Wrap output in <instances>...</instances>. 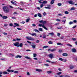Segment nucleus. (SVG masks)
Wrapping results in <instances>:
<instances>
[{"label": "nucleus", "instance_id": "19", "mask_svg": "<svg viewBox=\"0 0 77 77\" xmlns=\"http://www.w3.org/2000/svg\"><path fill=\"white\" fill-rule=\"evenodd\" d=\"M54 3V0H52L51 2V4H53Z\"/></svg>", "mask_w": 77, "mask_h": 77}, {"label": "nucleus", "instance_id": "46", "mask_svg": "<svg viewBox=\"0 0 77 77\" xmlns=\"http://www.w3.org/2000/svg\"><path fill=\"white\" fill-rule=\"evenodd\" d=\"M72 39L74 41H76V39H75V38H72Z\"/></svg>", "mask_w": 77, "mask_h": 77}, {"label": "nucleus", "instance_id": "31", "mask_svg": "<svg viewBox=\"0 0 77 77\" xmlns=\"http://www.w3.org/2000/svg\"><path fill=\"white\" fill-rule=\"evenodd\" d=\"M47 72L48 74H51V72H52V71H47Z\"/></svg>", "mask_w": 77, "mask_h": 77}, {"label": "nucleus", "instance_id": "54", "mask_svg": "<svg viewBox=\"0 0 77 77\" xmlns=\"http://www.w3.org/2000/svg\"><path fill=\"white\" fill-rule=\"evenodd\" d=\"M58 71H62V69H60V68H59L58 69Z\"/></svg>", "mask_w": 77, "mask_h": 77}, {"label": "nucleus", "instance_id": "37", "mask_svg": "<svg viewBox=\"0 0 77 77\" xmlns=\"http://www.w3.org/2000/svg\"><path fill=\"white\" fill-rule=\"evenodd\" d=\"M59 60H61V61H63V59L61 58H59Z\"/></svg>", "mask_w": 77, "mask_h": 77}, {"label": "nucleus", "instance_id": "10", "mask_svg": "<svg viewBox=\"0 0 77 77\" xmlns=\"http://www.w3.org/2000/svg\"><path fill=\"white\" fill-rule=\"evenodd\" d=\"M22 57L20 55H17L15 57V58L17 59V58H21Z\"/></svg>", "mask_w": 77, "mask_h": 77}, {"label": "nucleus", "instance_id": "47", "mask_svg": "<svg viewBox=\"0 0 77 77\" xmlns=\"http://www.w3.org/2000/svg\"><path fill=\"white\" fill-rule=\"evenodd\" d=\"M11 18L12 19H16V17H12Z\"/></svg>", "mask_w": 77, "mask_h": 77}, {"label": "nucleus", "instance_id": "17", "mask_svg": "<svg viewBox=\"0 0 77 77\" xmlns=\"http://www.w3.org/2000/svg\"><path fill=\"white\" fill-rule=\"evenodd\" d=\"M36 71H38V72H42V70L41 69H36Z\"/></svg>", "mask_w": 77, "mask_h": 77}, {"label": "nucleus", "instance_id": "30", "mask_svg": "<svg viewBox=\"0 0 77 77\" xmlns=\"http://www.w3.org/2000/svg\"><path fill=\"white\" fill-rule=\"evenodd\" d=\"M43 38L44 39V38H46V35L45 34L43 35Z\"/></svg>", "mask_w": 77, "mask_h": 77}, {"label": "nucleus", "instance_id": "64", "mask_svg": "<svg viewBox=\"0 0 77 77\" xmlns=\"http://www.w3.org/2000/svg\"><path fill=\"white\" fill-rule=\"evenodd\" d=\"M39 41L38 40H37L36 41V43H39Z\"/></svg>", "mask_w": 77, "mask_h": 77}, {"label": "nucleus", "instance_id": "20", "mask_svg": "<svg viewBox=\"0 0 77 77\" xmlns=\"http://www.w3.org/2000/svg\"><path fill=\"white\" fill-rule=\"evenodd\" d=\"M69 68H70V69H72L73 68H74V66H69Z\"/></svg>", "mask_w": 77, "mask_h": 77}, {"label": "nucleus", "instance_id": "39", "mask_svg": "<svg viewBox=\"0 0 77 77\" xmlns=\"http://www.w3.org/2000/svg\"><path fill=\"white\" fill-rule=\"evenodd\" d=\"M48 44H53V42L51 41H49L48 42Z\"/></svg>", "mask_w": 77, "mask_h": 77}, {"label": "nucleus", "instance_id": "21", "mask_svg": "<svg viewBox=\"0 0 77 77\" xmlns=\"http://www.w3.org/2000/svg\"><path fill=\"white\" fill-rule=\"evenodd\" d=\"M47 3V2L44 1L42 2V4H43V5H45V4H46V3Z\"/></svg>", "mask_w": 77, "mask_h": 77}, {"label": "nucleus", "instance_id": "53", "mask_svg": "<svg viewBox=\"0 0 77 77\" xmlns=\"http://www.w3.org/2000/svg\"><path fill=\"white\" fill-rule=\"evenodd\" d=\"M8 24H7V23L4 24V26L5 27H6V26H8Z\"/></svg>", "mask_w": 77, "mask_h": 77}, {"label": "nucleus", "instance_id": "9", "mask_svg": "<svg viewBox=\"0 0 77 77\" xmlns=\"http://www.w3.org/2000/svg\"><path fill=\"white\" fill-rule=\"evenodd\" d=\"M45 9H51L50 8V5H47V7H45Z\"/></svg>", "mask_w": 77, "mask_h": 77}, {"label": "nucleus", "instance_id": "14", "mask_svg": "<svg viewBox=\"0 0 77 77\" xmlns=\"http://www.w3.org/2000/svg\"><path fill=\"white\" fill-rule=\"evenodd\" d=\"M72 52H73L75 53V52H76V49L75 48H73L72 49Z\"/></svg>", "mask_w": 77, "mask_h": 77}, {"label": "nucleus", "instance_id": "1", "mask_svg": "<svg viewBox=\"0 0 77 77\" xmlns=\"http://www.w3.org/2000/svg\"><path fill=\"white\" fill-rule=\"evenodd\" d=\"M3 9L4 11L6 13L9 12V10L8 8V7H7V6H4L3 7Z\"/></svg>", "mask_w": 77, "mask_h": 77}, {"label": "nucleus", "instance_id": "3", "mask_svg": "<svg viewBox=\"0 0 77 77\" xmlns=\"http://www.w3.org/2000/svg\"><path fill=\"white\" fill-rule=\"evenodd\" d=\"M26 38L27 39H28V40H31L32 41H33L34 40V38L31 37H26Z\"/></svg>", "mask_w": 77, "mask_h": 77}, {"label": "nucleus", "instance_id": "49", "mask_svg": "<svg viewBox=\"0 0 77 77\" xmlns=\"http://www.w3.org/2000/svg\"><path fill=\"white\" fill-rule=\"evenodd\" d=\"M43 7V4H42L40 5V8H42V7Z\"/></svg>", "mask_w": 77, "mask_h": 77}, {"label": "nucleus", "instance_id": "50", "mask_svg": "<svg viewBox=\"0 0 77 77\" xmlns=\"http://www.w3.org/2000/svg\"><path fill=\"white\" fill-rule=\"evenodd\" d=\"M60 33H57V35L59 37H60Z\"/></svg>", "mask_w": 77, "mask_h": 77}, {"label": "nucleus", "instance_id": "56", "mask_svg": "<svg viewBox=\"0 0 77 77\" xmlns=\"http://www.w3.org/2000/svg\"><path fill=\"white\" fill-rule=\"evenodd\" d=\"M27 74L28 75H30V73H29V72H27Z\"/></svg>", "mask_w": 77, "mask_h": 77}, {"label": "nucleus", "instance_id": "35", "mask_svg": "<svg viewBox=\"0 0 77 77\" xmlns=\"http://www.w3.org/2000/svg\"><path fill=\"white\" fill-rule=\"evenodd\" d=\"M48 46H45L43 47V48H48Z\"/></svg>", "mask_w": 77, "mask_h": 77}, {"label": "nucleus", "instance_id": "43", "mask_svg": "<svg viewBox=\"0 0 77 77\" xmlns=\"http://www.w3.org/2000/svg\"><path fill=\"white\" fill-rule=\"evenodd\" d=\"M57 29H60V30H61L62 29V28L61 27H58L57 28Z\"/></svg>", "mask_w": 77, "mask_h": 77}, {"label": "nucleus", "instance_id": "23", "mask_svg": "<svg viewBox=\"0 0 77 77\" xmlns=\"http://www.w3.org/2000/svg\"><path fill=\"white\" fill-rule=\"evenodd\" d=\"M75 9H76L75 8L72 7L70 9V10H71V11H73L74 10H75Z\"/></svg>", "mask_w": 77, "mask_h": 77}, {"label": "nucleus", "instance_id": "36", "mask_svg": "<svg viewBox=\"0 0 77 77\" xmlns=\"http://www.w3.org/2000/svg\"><path fill=\"white\" fill-rule=\"evenodd\" d=\"M33 57H36V54H33Z\"/></svg>", "mask_w": 77, "mask_h": 77}, {"label": "nucleus", "instance_id": "34", "mask_svg": "<svg viewBox=\"0 0 77 77\" xmlns=\"http://www.w3.org/2000/svg\"><path fill=\"white\" fill-rule=\"evenodd\" d=\"M24 57L26 58V59H31V58H30V57Z\"/></svg>", "mask_w": 77, "mask_h": 77}, {"label": "nucleus", "instance_id": "16", "mask_svg": "<svg viewBox=\"0 0 77 77\" xmlns=\"http://www.w3.org/2000/svg\"><path fill=\"white\" fill-rule=\"evenodd\" d=\"M2 18L4 20H5V19H6L7 18H8V17L5 16H4L3 17H2Z\"/></svg>", "mask_w": 77, "mask_h": 77}, {"label": "nucleus", "instance_id": "40", "mask_svg": "<svg viewBox=\"0 0 77 77\" xmlns=\"http://www.w3.org/2000/svg\"><path fill=\"white\" fill-rule=\"evenodd\" d=\"M66 45L68 46L69 47H72V45L69 44H67Z\"/></svg>", "mask_w": 77, "mask_h": 77}, {"label": "nucleus", "instance_id": "33", "mask_svg": "<svg viewBox=\"0 0 77 77\" xmlns=\"http://www.w3.org/2000/svg\"><path fill=\"white\" fill-rule=\"evenodd\" d=\"M62 74V72H58V73H57V75H60Z\"/></svg>", "mask_w": 77, "mask_h": 77}, {"label": "nucleus", "instance_id": "29", "mask_svg": "<svg viewBox=\"0 0 77 77\" xmlns=\"http://www.w3.org/2000/svg\"><path fill=\"white\" fill-rule=\"evenodd\" d=\"M62 22H63V24H65V22H66V19L63 20L62 21Z\"/></svg>", "mask_w": 77, "mask_h": 77}, {"label": "nucleus", "instance_id": "57", "mask_svg": "<svg viewBox=\"0 0 77 77\" xmlns=\"http://www.w3.org/2000/svg\"><path fill=\"white\" fill-rule=\"evenodd\" d=\"M18 72L17 71H15L14 72V73H15L16 74L18 73Z\"/></svg>", "mask_w": 77, "mask_h": 77}, {"label": "nucleus", "instance_id": "41", "mask_svg": "<svg viewBox=\"0 0 77 77\" xmlns=\"http://www.w3.org/2000/svg\"><path fill=\"white\" fill-rule=\"evenodd\" d=\"M61 5H62V4L60 3H58V4H57V5L59 6H60Z\"/></svg>", "mask_w": 77, "mask_h": 77}, {"label": "nucleus", "instance_id": "52", "mask_svg": "<svg viewBox=\"0 0 77 77\" xmlns=\"http://www.w3.org/2000/svg\"><path fill=\"white\" fill-rule=\"evenodd\" d=\"M17 29H18L19 30H21L22 29H21L20 28H17Z\"/></svg>", "mask_w": 77, "mask_h": 77}, {"label": "nucleus", "instance_id": "12", "mask_svg": "<svg viewBox=\"0 0 77 77\" xmlns=\"http://www.w3.org/2000/svg\"><path fill=\"white\" fill-rule=\"evenodd\" d=\"M7 71L8 72H14V70H10L9 69H8L7 70Z\"/></svg>", "mask_w": 77, "mask_h": 77}, {"label": "nucleus", "instance_id": "63", "mask_svg": "<svg viewBox=\"0 0 77 77\" xmlns=\"http://www.w3.org/2000/svg\"><path fill=\"white\" fill-rule=\"evenodd\" d=\"M16 40H17V41H20V40H21V39H20V38H17L16 39Z\"/></svg>", "mask_w": 77, "mask_h": 77}, {"label": "nucleus", "instance_id": "13", "mask_svg": "<svg viewBox=\"0 0 77 77\" xmlns=\"http://www.w3.org/2000/svg\"><path fill=\"white\" fill-rule=\"evenodd\" d=\"M37 15L38 17H42V15H41V14L40 13H38Z\"/></svg>", "mask_w": 77, "mask_h": 77}, {"label": "nucleus", "instance_id": "28", "mask_svg": "<svg viewBox=\"0 0 77 77\" xmlns=\"http://www.w3.org/2000/svg\"><path fill=\"white\" fill-rule=\"evenodd\" d=\"M2 73L3 74H8V73L7 72H4Z\"/></svg>", "mask_w": 77, "mask_h": 77}, {"label": "nucleus", "instance_id": "38", "mask_svg": "<svg viewBox=\"0 0 77 77\" xmlns=\"http://www.w3.org/2000/svg\"><path fill=\"white\" fill-rule=\"evenodd\" d=\"M69 24H70V25H71V24H73V22H69Z\"/></svg>", "mask_w": 77, "mask_h": 77}, {"label": "nucleus", "instance_id": "6", "mask_svg": "<svg viewBox=\"0 0 77 77\" xmlns=\"http://www.w3.org/2000/svg\"><path fill=\"white\" fill-rule=\"evenodd\" d=\"M13 44L16 47H19V43L18 42H16L15 43H13Z\"/></svg>", "mask_w": 77, "mask_h": 77}, {"label": "nucleus", "instance_id": "26", "mask_svg": "<svg viewBox=\"0 0 77 77\" xmlns=\"http://www.w3.org/2000/svg\"><path fill=\"white\" fill-rule=\"evenodd\" d=\"M57 45H63V44L61 43H57Z\"/></svg>", "mask_w": 77, "mask_h": 77}, {"label": "nucleus", "instance_id": "18", "mask_svg": "<svg viewBox=\"0 0 77 77\" xmlns=\"http://www.w3.org/2000/svg\"><path fill=\"white\" fill-rule=\"evenodd\" d=\"M31 46H32V48L34 49V48H35V47H36V45H31Z\"/></svg>", "mask_w": 77, "mask_h": 77}, {"label": "nucleus", "instance_id": "8", "mask_svg": "<svg viewBox=\"0 0 77 77\" xmlns=\"http://www.w3.org/2000/svg\"><path fill=\"white\" fill-rule=\"evenodd\" d=\"M67 2L69 4H71V5H74V2L72 1H70Z\"/></svg>", "mask_w": 77, "mask_h": 77}, {"label": "nucleus", "instance_id": "55", "mask_svg": "<svg viewBox=\"0 0 77 77\" xmlns=\"http://www.w3.org/2000/svg\"><path fill=\"white\" fill-rule=\"evenodd\" d=\"M20 23L21 24H24L25 23V22L24 21H22L20 22Z\"/></svg>", "mask_w": 77, "mask_h": 77}, {"label": "nucleus", "instance_id": "22", "mask_svg": "<svg viewBox=\"0 0 77 77\" xmlns=\"http://www.w3.org/2000/svg\"><path fill=\"white\" fill-rule=\"evenodd\" d=\"M33 31H34V32H39V31H38V30L36 29H34L33 30Z\"/></svg>", "mask_w": 77, "mask_h": 77}, {"label": "nucleus", "instance_id": "5", "mask_svg": "<svg viewBox=\"0 0 77 77\" xmlns=\"http://www.w3.org/2000/svg\"><path fill=\"white\" fill-rule=\"evenodd\" d=\"M29 35H31L32 36H37L38 37V36H37V35H36V34L35 33L33 32L32 33H29Z\"/></svg>", "mask_w": 77, "mask_h": 77}, {"label": "nucleus", "instance_id": "32", "mask_svg": "<svg viewBox=\"0 0 77 77\" xmlns=\"http://www.w3.org/2000/svg\"><path fill=\"white\" fill-rule=\"evenodd\" d=\"M23 43H21L19 45V47H22V46H23Z\"/></svg>", "mask_w": 77, "mask_h": 77}, {"label": "nucleus", "instance_id": "45", "mask_svg": "<svg viewBox=\"0 0 77 77\" xmlns=\"http://www.w3.org/2000/svg\"><path fill=\"white\" fill-rule=\"evenodd\" d=\"M58 52L59 53H62V50H59Z\"/></svg>", "mask_w": 77, "mask_h": 77}, {"label": "nucleus", "instance_id": "7", "mask_svg": "<svg viewBox=\"0 0 77 77\" xmlns=\"http://www.w3.org/2000/svg\"><path fill=\"white\" fill-rule=\"evenodd\" d=\"M48 56L49 57L51 58V59H52V58L54 57H53V54H50L48 55Z\"/></svg>", "mask_w": 77, "mask_h": 77}, {"label": "nucleus", "instance_id": "25", "mask_svg": "<svg viewBox=\"0 0 77 77\" xmlns=\"http://www.w3.org/2000/svg\"><path fill=\"white\" fill-rule=\"evenodd\" d=\"M38 30L39 31H41V32H42L43 31V29L42 28H40L38 29Z\"/></svg>", "mask_w": 77, "mask_h": 77}, {"label": "nucleus", "instance_id": "44", "mask_svg": "<svg viewBox=\"0 0 77 77\" xmlns=\"http://www.w3.org/2000/svg\"><path fill=\"white\" fill-rule=\"evenodd\" d=\"M69 14V12L68 11H65V14Z\"/></svg>", "mask_w": 77, "mask_h": 77}, {"label": "nucleus", "instance_id": "48", "mask_svg": "<svg viewBox=\"0 0 77 77\" xmlns=\"http://www.w3.org/2000/svg\"><path fill=\"white\" fill-rule=\"evenodd\" d=\"M29 19H26V23H28V22H29Z\"/></svg>", "mask_w": 77, "mask_h": 77}, {"label": "nucleus", "instance_id": "59", "mask_svg": "<svg viewBox=\"0 0 77 77\" xmlns=\"http://www.w3.org/2000/svg\"><path fill=\"white\" fill-rule=\"evenodd\" d=\"M73 22L75 23H77V20H73Z\"/></svg>", "mask_w": 77, "mask_h": 77}, {"label": "nucleus", "instance_id": "60", "mask_svg": "<svg viewBox=\"0 0 77 77\" xmlns=\"http://www.w3.org/2000/svg\"><path fill=\"white\" fill-rule=\"evenodd\" d=\"M44 65L45 66H49V65H48V64H44Z\"/></svg>", "mask_w": 77, "mask_h": 77}, {"label": "nucleus", "instance_id": "24", "mask_svg": "<svg viewBox=\"0 0 77 77\" xmlns=\"http://www.w3.org/2000/svg\"><path fill=\"white\" fill-rule=\"evenodd\" d=\"M56 51V49H54L51 50V52H53V51Z\"/></svg>", "mask_w": 77, "mask_h": 77}, {"label": "nucleus", "instance_id": "42", "mask_svg": "<svg viewBox=\"0 0 77 77\" xmlns=\"http://www.w3.org/2000/svg\"><path fill=\"white\" fill-rule=\"evenodd\" d=\"M9 26H13V24L12 23L9 24Z\"/></svg>", "mask_w": 77, "mask_h": 77}, {"label": "nucleus", "instance_id": "58", "mask_svg": "<svg viewBox=\"0 0 77 77\" xmlns=\"http://www.w3.org/2000/svg\"><path fill=\"white\" fill-rule=\"evenodd\" d=\"M20 5H21V6H23V5H24L23 3H20Z\"/></svg>", "mask_w": 77, "mask_h": 77}, {"label": "nucleus", "instance_id": "2", "mask_svg": "<svg viewBox=\"0 0 77 77\" xmlns=\"http://www.w3.org/2000/svg\"><path fill=\"white\" fill-rule=\"evenodd\" d=\"M38 26L39 27H43L46 30H48V29L45 26H44V24H38Z\"/></svg>", "mask_w": 77, "mask_h": 77}, {"label": "nucleus", "instance_id": "15", "mask_svg": "<svg viewBox=\"0 0 77 77\" xmlns=\"http://www.w3.org/2000/svg\"><path fill=\"white\" fill-rule=\"evenodd\" d=\"M48 35H50L51 36H53L54 35V32H51L49 33Z\"/></svg>", "mask_w": 77, "mask_h": 77}, {"label": "nucleus", "instance_id": "11", "mask_svg": "<svg viewBox=\"0 0 77 77\" xmlns=\"http://www.w3.org/2000/svg\"><path fill=\"white\" fill-rule=\"evenodd\" d=\"M62 55L63 56H68V54L66 53H64L62 54Z\"/></svg>", "mask_w": 77, "mask_h": 77}, {"label": "nucleus", "instance_id": "51", "mask_svg": "<svg viewBox=\"0 0 77 77\" xmlns=\"http://www.w3.org/2000/svg\"><path fill=\"white\" fill-rule=\"evenodd\" d=\"M43 14L44 16H45L46 15V13L45 12H44L43 13Z\"/></svg>", "mask_w": 77, "mask_h": 77}, {"label": "nucleus", "instance_id": "62", "mask_svg": "<svg viewBox=\"0 0 77 77\" xmlns=\"http://www.w3.org/2000/svg\"><path fill=\"white\" fill-rule=\"evenodd\" d=\"M32 25L33 27H35V26H36V25L35 24H32Z\"/></svg>", "mask_w": 77, "mask_h": 77}, {"label": "nucleus", "instance_id": "27", "mask_svg": "<svg viewBox=\"0 0 77 77\" xmlns=\"http://www.w3.org/2000/svg\"><path fill=\"white\" fill-rule=\"evenodd\" d=\"M14 24L16 26H20V25L19 24H18V23H14Z\"/></svg>", "mask_w": 77, "mask_h": 77}, {"label": "nucleus", "instance_id": "61", "mask_svg": "<svg viewBox=\"0 0 77 77\" xmlns=\"http://www.w3.org/2000/svg\"><path fill=\"white\" fill-rule=\"evenodd\" d=\"M56 21H60V20L58 19H57L56 20Z\"/></svg>", "mask_w": 77, "mask_h": 77}, {"label": "nucleus", "instance_id": "4", "mask_svg": "<svg viewBox=\"0 0 77 77\" xmlns=\"http://www.w3.org/2000/svg\"><path fill=\"white\" fill-rule=\"evenodd\" d=\"M39 23H43L44 24H46L47 22L46 21H44V20H41L39 21Z\"/></svg>", "mask_w": 77, "mask_h": 77}]
</instances>
